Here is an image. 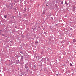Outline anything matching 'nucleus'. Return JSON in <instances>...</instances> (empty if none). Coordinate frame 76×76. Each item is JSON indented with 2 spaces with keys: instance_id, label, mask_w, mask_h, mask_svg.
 Masks as SVG:
<instances>
[{
  "instance_id": "obj_1",
  "label": "nucleus",
  "mask_w": 76,
  "mask_h": 76,
  "mask_svg": "<svg viewBox=\"0 0 76 76\" xmlns=\"http://www.w3.org/2000/svg\"><path fill=\"white\" fill-rule=\"evenodd\" d=\"M45 60H46V59L45 58H42V61H45Z\"/></svg>"
},
{
  "instance_id": "obj_2",
  "label": "nucleus",
  "mask_w": 76,
  "mask_h": 76,
  "mask_svg": "<svg viewBox=\"0 0 76 76\" xmlns=\"http://www.w3.org/2000/svg\"><path fill=\"white\" fill-rule=\"evenodd\" d=\"M47 61H50V59H49V58H47Z\"/></svg>"
},
{
  "instance_id": "obj_3",
  "label": "nucleus",
  "mask_w": 76,
  "mask_h": 76,
  "mask_svg": "<svg viewBox=\"0 0 76 76\" xmlns=\"http://www.w3.org/2000/svg\"><path fill=\"white\" fill-rule=\"evenodd\" d=\"M24 58H23V56H22L21 58V59L22 60V59H23Z\"/></svg>"
},
{
  "instance_id": "obj_4",
  "label": "nucleus",
  "mask_w": 76,
  "mask_h": 76,
  "mask_svg": "<svg viewBox=\"0 0 76 76\" xmlns=\"http://www.w3.org/2000/svg\"><path fill=\"white\" fill-rule=\"evenodd\" d=\"M20 53H21V54H23V52L21 51L20 52Z\"/></svg>"
},
{
  "instance_id": "obj_5",
  "label": "nucleus",
  "mask_w": 76,
  "mask_h": 76,
  "mask_svg": "<svg viewBox=\"0 0 76 76\" xmlns=\"http://www.w3.org/2000/svg\"><path fill=\"white\" fill-rule=\"evenodd\" d=\"M76 41V40H75V39H74V40H73V42H75Z\"/></svg>"
},
{
  "instance_id": "obj_6",
  "label": "nucleus",
  "mask_w": 76,
  "mask_h": 76,
  "mask_svg": "<svg viewBox=\"0 0 76 76\" xmlns=\"http://www.w3.org/2000/svg\"><path fill=\"white\" fill-rule=\"evenodd\" d=\"M70 65L71 66H73V65H72V64L71 63H70Z\"/></svg>"
},
{
  "instance_id": "obj_7",
  "label": "nucleus",
  "mask_w": 76,
  "mask_h": 76,
  "mask_svg": "<svg viewBox=\"0 0 76 76\" xmlns=\"http://www.w3.org/2000/svg\"><path fill=\"white\" fill-rule=\"evenodd\" d=\"M35 44H38V42H35Z\"/></svg>"
},
{
  "instance_id": "obj_8",
  "label": "nucleus",
  "mask_w": 76,
  "mask_h": 76,
  "mask_svg": "<svg viewBox=\"0 0 76 76\" xmlns=\"http://www.w3.org/2000/svg\"><path fill=\"white\" fill-rule=\"evenodd\" d=\"M7 16L6 15H5L4 16V18H6V17H7Z\"/></svg>"
},
{
  "instance_id": "obj_9",
  "label": "nucleus",
  "mask_w": 76,
  "mask_h": 76,
  "mask_svg": "<svg viewBox=\"0 0 76 76\" xmlns=\"http://www.w3.org/2000/svg\"><path fill=\"white\" fill-rule=\"evenodd\" d=\"M7 7H8V5H7Z\"/></svg>"
},
{
  "instance_id": "obj_10",
  "label": "nucleus",
  "mask_w": 76,
  "mask_h": 76,
  "mask_svg": "<svg viewBox=\"0 0 76 76\" xmlns=\"http://www.w3.org/2000/svg\"><path fill=\"white\" fill-rule=\"evenodd\" d=\"M25 68L26 69H27V68H28V67L26 66H25Z\"/></svg>"
},
{
  "instance_id": "obj_11",
  "label": "nucleus",
  "mask_w": 76,
  "mask_h": 76,
  "mask_svg": "<svg viewBox=\"0 0 76 76\" xmlns=\"http://www.w3.org/2000/svg\"><path fill=\"white\" fill-rule=\"evenodd\" d=\"M2 35H3V34H2Z\"/></svg>"
}]
</instances>
